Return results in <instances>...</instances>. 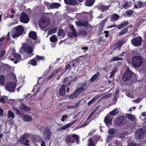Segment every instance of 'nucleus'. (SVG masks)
Masks as SVG:
<instances>
[{"mask_svg":"<svg viewBox=\"0 0 146 146\" xmlns=\"http://www.w3.org/2000/svg\"><path fill=\"white\" fill-rule=\"evenodd\" d=\"M24 31L23 27L21 25H18L12 29L11 31V35L12 38H15L22 35Z\"/></svg>","mask_w":146,"mask_h":146,"instance_id":"obj_1","label":"nucleus"},{"mask_svg":"<svg viewBox=\"0 0 146 146\" xmlns=\"http://www.w3.org/2000/svg\"><path fill=\"white\" fill-rule=\"evenodd\" d=\"M143 61L142 58L139 56H134L132 58V64L135 68H139L142 65Z\"/></svg>","mask_w":146,"mask_h":146,"instance_id":"obj_2","label":"nucleus"},{"mask_svg":"<svg viewBox=\"0 0 146 146\" xmlns=\"http://www.w3.org/2000/svg\"><path fill=\"white\" fill-rule=\"evenodd\" d=\"M75 139L77 143L79 142V137L78 136L75 134H72V135H68L66 136L65 141L66 143L69 144V143H74L75 142Z\"/></svg>","mask_w":146,"mask_h":146,"instance_id":"obj_3","label":"nucleus"},{"mask_svg":"<svg viewBox=\"0 0 146 146\" xmlns=\"http://www.w3.org/2000/svg\"><path fill=\"white\" fill-rule=\"evenodd\" d=\"M40 22L39 24L40 27L43 29L45 28L50 24V19L46 16L42 17L40 18Z\"/></svg>","mask_w":146,"mask_h":146,"instance_id":"obj_4","label":"nucleus"},{"mask_svg":"<svg viewBox=\"0 0 146 146\" xmlns=\"http://www.w3.org/2000/svg\"><path fill=\"white\" fill-rule=\"evenodd\" d=\"M127 121V119L126 116L124 115H120L115 119V123L117 125H121L125 124Z\"/></svg>","mask_w":146,"mask_h":146,"instance_id":"obj_5","label":"nucleus"},{"mask_svg":"<svg viewBox=\"0 0 146 146\" xmlns=\"http://www.w3.org/2000/svg\"><path fill=\"white\" fill-rule=\"evenodd\" d=\"M29 135L27 133H25L22 136L20 139V141L21 144L27 146H30V144L29 143L30 141L27 139L29 138Z\"/></svg>","mask_w":146,"mask_h":146,"instance_id":"obj_6","label":"nucleus"},{"mask_svg":"<svg viewBox=\"0 0 146 146\" xmlns=\"http://www.w3.org/2000/svg\"><path fill=\"white\" fill-rule=\"evenodd\" d=\"M142 39L140 36H138L131 40V42L132 44L135 46H140L142 42Z\"/></svg>","mask_w":146,"mask_h":146,"instance_id":"obj_7","label":"nucleus"},{"mask_svg":"<svg viewBox=\"0 0 146 146\" xmlns=\"http://www.w3.org/2000/svg\"><path fill=\"white\" fill-rule=\"evenodd\" d=\"M132 76L131 71L129 70H127L123 75L122 79L124 81L129 80Z\"/></svg>","mask_w":146,"mask_h":146,"instance_id":"obj_8","label":"nucleus"},{"mask_svg":"<svg viewBox=\"0 0 146 146\" xmlns=\"http://www.w3.org/2000/svg\"><path fill=\"white\" fill-rule=\"evenodd\" d=\"M20 21L24 23H28L29 21L28 15L25 12H23L20 15Z\"/></svg>","mask_w":146,"mask_h":146,"instance_id":"obj_9","label":"nucleus"},{"mask_svg":"<svg viewBox=\"0 0 146 146\" xmlns=\"http://www.w3.org/2000/svg\"><path fill=\"white\" fill-rule=\"evenodd\" d=\"M16 86V84L13 82L8 84L5 85V89L7 91L10 92H14Z\"/></svg>","mask_w":146,"mask_h":146,"instance_id":"obj_10","label":"nucleus"},{"mask_svg":"<svg viewBox=\"0 0 146 146\" xmlns=\"http://www.w3.org/2000/svg\"><path fill=\"white\" fill-rule=\"evenodd\" d=\"M50 130L48 127H46L44 129L43 133L44 138L45 140H48L50 139Z\"/></svg>","mask_w":146,"mask_h":146,"instance_id":"obj_11","label":"nucleus"},{"mask_svg":"<svg viewBox=\"0 0 146 146\" xmlns=\"http://www.w3.org/2000/svg\"><path fill=\"white\" fill-rule=\"evenodd\" d=\"M70 29L71 30L72 32L69 33V36L71 37H76L77 36V33L74 26L72 25H71L70 27Z\"/></svg>","mask_w":146,"mask_h":146,"instance_id":"obj_12","label":"nucleus"},{"mask_svg":"<svg viewBox=\"0 0 146 146\" xmlns=\"http://www.w3.org/2000/svg\"><path fill=\"white\" fill-rule=\"evenodd\" d=\"M12 55L15 59V61L14 62L15 64H17L21 59V56L19 53L14 52Z\"/></svg>","mask_w":146,"mask_h":146,"instance_id":"obj_13","label":"nucleus"},{"mask_svg":"<svg viewBox=\"0 0 146 146\" xmlns=\"http://www.w3.org/2000/svg\"><path fill=\"white\" fill-rule=\"evenodd\" d=\"M34 48L31 46H24L23 48V50L25 52L27 53L31 54L33 52Z\"/></svg>","mask_w":146,"mask_h":146,"instance_id":"obj_14","label":"nucleus"},{"mask_svg":"<svg viewBox=\"0 0 146 146\" xmlns=\"http://www.w3.org/2000/svg\"><path fill=\"white\" fill-rule=\"evenodd\" d=\"M47 4L46 5L48 7V9H52L54 8H58L60 5V4L57 3H53L52 4H50L49 6V8L48 7V5H50L49 3H48L47 2H45Z\"/></svg>","mask_w":146,"mask_h":146,"instance_id":"obj_15","label":"nucleus"},{"mask_svg":"<svg viewBox=\"0 0 146 146\" xmlns=\"http://www.w3.org/2000/svg\"><path fill=\"white\" fill-rule=\"evenodd\" d=\"M81 93L77 89L75 90L72 94L69 96V98L70 99H74L77 98Z\"/></svg>","mask_w":146,"mask_h":146,"instance_id":"obj_16","label":"nucleus"},{"mask_svg":"<svg viewBox=\"0 0 146 146\" xmlns=\"http://www.w3.org/2000/svg\"><path fill=\"white\" fill-rule=\"evenodd\" d=\"M66 88V85L63 84L61 88L59 89L58 94L61 96H62L65 94Z\"/></svg>","mask_w":146,"mask_h":146,"instance_id":"obj_17","label":"nucleus"},{"mask_svg":"<svg viewBox=\"0 0 146 146\" xmlns=\"http://www.w3.org/2000/svg\"><path fill=\"white\" fill-rule=\"evenodd\" d=\"M125 42V40H119L115 45V46H116L115 48H118L119 50H120L122 45Z\"/></svg>","mask_w":146,"mask_h":146,"instance_id":"obj_18","label":"nucleus"},{"mask_svg":"<svg viewBox=\"0 0 146 146\" xmlns=\"http://www.w3.org/2000/svg\"><path fill=\"white\" fill-rule=\"evenodd\" d=\"M112 118L110 116L106 117L104 120V122L107 126H110L111 124Z\"/></svg>","mask_w":146,"mask_h":146,"instance_id":"obj_19","label":"nucleus"},{"mask_svg":"<svg viewBox=\"0 0 146 146\" xmlns=\"http://www.w3.org/2000/svg\"><path fill=\"white\" fill-rule=\"evenodd\" d=\"M111 6V5L108 6H104L102 5H99L98 6V9L103 12L108 10L109 7Z\"/></svg>","mask_w":146,"mask_h":146,"instance_id":"obj_20","label":"nucleus"},{"mask_svg":"<svg viewBox=\"0 0 146 146\" xmlns=\"http://www.w3.org/2000/svg\"><path fill=\"white\" fill-rule=\"evenodd\" d=\"M129 24L128 21H123L121 22L119 25H117V28L121 29L127 26Z\"/></svg>","mask_w":146,"mask_h":146,"instance_id":"obj_21","label":"nucleus"},{"mask_svg":"<svg viewBox=\"0 0 146 146\" xmlns=\"http://www.w3.org/2000/svg\"><path fill=\"white\" fill-rule=\"evenodd\" d=\"M19 108L22 110L26 111H30L31 110V108L26 106L23 103H21L19 106Z\"/></svg>","mask_w":146,"mask_h":146,"instance_id":"obj_22","label":"nucleus"},{"mask_svg":"<svg viewBox=\"0 0 146 146\" xmlns=\"http://www.w3.org/2000/svg\"><path fill=\"white\" fill-rule=\"evenodd\" d=\"M145 131L142 129H140L139 132L137 134L136 137L137 139H141L143 138L144 134Z\"/></svg>","mask_w":146,"mask_h":146,"instance_id":"obj_23","label":"nucleus"},{"mask_svg":"<svg viewBox=\"0 0 146 146\" xmlns=\"http://www.w3.org/2000/svg\"><path fill=\"white\" fill-rule=\"evenodd\" d=\"M22 115H23V120L25 121H30L32 120V117L29 115H26L23 113Z\"/></svg>","mask_w":146,"mask_h":146,"instance_id":"obj_24","label":"nucleus"},{"mask_svg":"<svg viewBox=\"0 0 146 146\" xmlns=\"http://www.w3.org/2000/svg\"><path fill=\"white\" fill-rule=\"evenodd\" d=\"M64 1L66 5H75L77 4L76 0H64Z\"/></svg>","mask_w":146,"mask_h":146,"instance_id":"obj_25","label":"nucleus"},{"mask_svg":"<svg viewBox=\"0 0 146 146\" xmlns=\"http://www.w3.org/2000/svg\"><path fill=\"white\" fill-rule=\"evenodd\" d=\"M29 37L33 40H36L37 39V36L36 32L33 31H31L29 34Z\"/></svg>","mask_w":146,"mask_h":146,"instance_id":"obj_26","label":"nucleus"},{"mask_svg":"<svg viewBox=\"0 0 146 146\" xmlns=\"http://www.w3.org/2000/svg\"><path fill=\"white\" fill-rule=\"evenodd\" d=\"M80 85V87L78 88L77 89L81 93L86 90V89L84 88V87L86 86L87 84L86 82H83Z\"/></svg>","mask_w":146,"mask_h":146,"instance_id":"obj_27","label":"nucleus"},{"mask_svg":"<svg viewBox=\"0 0 146 146\" xmlns=\"http://www.w3.org/2000/svg\"><path fill=\"white\" fill-rule=\"evenodd\" d=\"M119 16L116 13L113 14L111 17L110 21H115L118 19Z\"/></svg>","mask_w":146,"mask_h":146,"instance_id":"obj_28","label":"nucleus"},{"mask_svg":"<svg viewBox=\"0 0 146 146\" xmlns=\"http://www.w3.org/2000/svg\"><path fill=\"white\" fill-rule=\"evenodd\" d=\"M95 0H87L85 2V5L88 7H91L95 1Z\"/></svg>","mask_w":146,"mask_h":146,"instance_id":"obj_29","label":"nucleus"},{"mask_svg":"<svg viewBox=\"0 0 146 146\" xmlns=\"http://www.w3.org/2000/svg\"><path fill=\"white\" fill-rule=\"evenodd\" d=\"M28 64H31L34 66H36L37 65V62L35 58H34L29 60L28 62Z\"/></svg>","mask_w":146,"mask_h":146,"instance_id":"obj_30","label":"nucleus"},{"mask_svg":"<svg viewBox=\"0 0 146 146\" xmlns=\"http://www.w3.org/2000/svg\"><path fill=\"white\" fill-rule=\"evenodd\" d=\"M100 97V95H97L96 96L93 98L88 103V105L89 106H90V105L92 104H93L94 102L96 100H98L99 98Z\"/></svg>","mask_w":146,"mask_h":146,"instance_id":"obj_31","label":"nucleus"},{"mask_svg":"<svg viewBox=\"0 0 146 146\" xmlns=\"http://www.w3.org/2000/svg\"><path fill=\"white\" fill-rule=\"evenodd\" d=\"M71 125L70 123H69L65 125L62 127H60L58 129L59 131H60L62 130L65 129L69 127Z\"/></svg>","mask_w":146,"mask_h":146,"instance_id":"obj_32","label":"nucleus"},{"mask_svg":"<svg viewBox=\"0 0 146 146\" xmlns=\"http://www.w3.org/2000/svg\"><path fill=\"white\" fill-rule=\"evenodd\" d=\"M119 112V111L117 108H116L114 110L111 111L110 113V114L111 115H116Z\"/></svg>","mask_w":146,"mask_h":146,"instance_id":"obj_33","label":"nucleus"},{"mask_svg":"<svg viewBox=\"0 0 146 146\" xmlns=\"http://www.w3.org/2000/svg\"><path fill=\"white\" fill-rule=\"evenodd\" d=\"M98 108L96 107L94 108L93 110L91 113L88 116V119H89L91 118L92 117L93 115L96 112V111L98 110Z\"/></svg>","mask_w":146,"mask_h":146,"instance_id":"obj_34","label":"nucleus"},{"mask_svg":"<svg viewBox=\"0 0 146 146\" xmlns=\"http://www.w3.org/2000/svg\"><path fill=\"white\" fill-rule=\"evenodd\" d=\"M58 39L56 35H53L50 38V41L52 42H54L57 41Z\"/></svg>","mask_w":146,"mask_h":146,"instance_id":"obj_35","label":"nucleus"},{"mask_svg":"<svg viewBox=\"0 0 146 146\" xmlns=\"http://www.w3.org/2000/svg\"><path fill=\"white\" fill-rule=\"evenodd\" d=\"M65 33L63 30L61 29L58 31V32L57 33V35L58 36H61L62 37H64L65 35Z\"/></svg>","mask_w":146,"mask_h":146,"instance_id":"obj_36","label":"nucleus"},{"mask_svg":"<svg viewBox=\"0 0 146 146\" xmlns=\"http://www.w3.org/2000/svg\"><path fill=\"white\" fill-rule=\"evenodd\" d=\"M128 29H127V28H125L124 29L120 32L117 35V36H119L122 35H123L124 34L126 33L127 32Z\"/></svg>","mask_w":146,"mask_h":146,"instance_id":"obj_37","label":"nucleus"},{"mask_svg":"<svg viewBox=\"0 0 146 146\" xmlns=\"http://www.w3.org/2000/svg\"><path fill=\"white\" fill-rule=\"evenodd\" d=\"M8 116L9 118H14L15 117V114L11 111L9 110L8 111Z\"/></svg>","mask_w":146,"mask_h":146,"instance_id":"obj_38","label":"nucleus"},{"mask_svg":"<svg viewBox=\"0 0 146 146\" xmlns=\"http://www.w3.org/2000/svg\"><path fill=\"white\" fill-rule=\"evenodd\" d=\"M5 76L3 75L0 76V84L2 85H4L5 81Z\"/></svg>","mask_w":146,"mask_h":146,"instance_id":"obj_39","label":"nucleus"},{"mask_svg":"<svg viewBox=\"0 0 146 146\" xmlns=\"http://www.w3.org/2000/svg\"><path fill=\"white\" fill-rule=\"evenodd\" d=\"M6 51L4 50H1L0 51V59L3 58L6 54Z\"/></svg>","mask_w":146,"mask_h":146,"instance_id":"obj_40","label":"nucleus"},{"mask_svg":"<svg viewBox=\"0 0 146 146\" xmlns=\"http://www.w3.org/2000/svg\"><path fill=\"white\" fill-rule=\"evenodd\" d=\"M89 143L88 144V146H95V144L94 142L93 141L92 139L90 138L89 139Z\"/></svg>","mask_w":146,"mask_h":146,"instance_id":"obj_41","label":"nucleus"},{"mask_svg":"<svg viewBox=\"0 0 146 146\" xmlns=\"http://www.w3.org/2000/svg\"><path fill=\"white\" fill-rule=\"evenodd\" d=\"M123 59L121 58L118 57L117 56H115L110 61V62H112L113 61H116L119 60H122Z\"/></svg>","mask_w":146,"mask_h":146,"instance_id":"obj_42","label":"nucleus"},{"mask_svg":"<svg viewBox=\"0 0 146 146\" xmlns=\"http://www.w3.org/2000/svg\"><path fill=\"white\" fill-rule=\"evenodd\" d=\"M127 118L131 121H133L134 120V117L133 115L130 113L127 114Z\"/></svg>","mask_w":146,"mask_h":146,"instance_id":"obj_43","label":"nucleus"},{"mask_svg":"<svg viewBox=\"0 0 146 146\" xmlns=\"http://www.w3.org/2000/svg\"><path fill=\"white\" fill-rule=\"evenodd\" d=\"M37 137H38L39 138V140L38 142H40L41 141H42V143L41 144V146H46L45 144V142L44 141L42 140V138L39 137V136H37Z\"/></svg>","mask_w":146,"mask_h":146,"instance_id":"obj_44","label":"nucleus"},{"mask_svg":"<svg viewBox=\"0 0 146 146\" xmlns=\"http://www.w3.org/2000/svg\"><path fill=\"white\" fill-rule=\"evenodd\" d=\"M126 13L127 14L128 16H131L133 14V11L131 10H127L126 11Z\"/></svg>","mask_w":146,"mask_h":146,"instance_id":"obj_45","label":"nucleus"},{"mask_svg":"<svg viewBox=\"0 0 146 146\" xmlns=\"http://www.w3.org/2000/svg\"><path fill=\"white\" fill-rule=\"evenodd\" d=\"M57 27L53 29L48 31V32H49L50 34H52L53 33H56L57 30Z\"/></svg>","mask_w":146,"mask_h":146,"instance_id":"obj_46","label":"nucleus"},{"mask_svg":"<svg viewBox=\"0 0 146 146\" xmlns=\"http://www.w3.org/2000/svg\"><path fill=\"white\" fill-rule=\"evenodd\" d=\"M83 25L82 26L87 27H89L90 25L88 21H83Z\"/></svg>","mask_w":146,"mask_h":146,"instance_id":"obj_47","label":"nucleus"},{"mask_svg":"<svg viewBox=\"0 0 146 146\" xmlns=\"http://www.w3.org/2000/svg\"><path fill=\"white\" fill-rule=\"evenodd\" d=\"M78 103H76L74 105V106H68V109H72V108H75L77 107L78 106Z\"/></svg>","mask_w":146,"mask_h":146,"instance_id":"obj_48","label":"nucleus"},{"mask_svg":"<svg viewBox=\"0 0 146 146\" xmlns=\"http://www.w3.org/2000/svg\"><path fill=\"white\" fill-rule=\"evenodd\" d=\"M36 58L37 60L38 61L43 60L44 58V57L43 56H40L38 55L36 56Z\"/></svg>","mask_w":146,"mask_h":146,"instance_id":"obj_49","label":"nucleus"},{"mask_svg":"<svg viewBox=\"0 0 146 146\" xmlns=\"http://www.w3.org/2000/svg\"><path fill=\"white\" fill-rule=\"evenodd\" d=\"M76 23L77 26H82L83 25V21H78L76 22Z\"/></svg>","mask_w":146,"mask_h":146,"instance_id":"obj_50","label":"nucleus"},{"mask_svg":"<svg viewBox=\"0 0 146 146\" xmlns=\"http://www.w3.org/2000/svg\"><path fill=\"white\" fill-rule=\"evenodd\" d=\"M56 75L55 73L53 72L51 74H50L48 77L47 78V79L49 80L52 78Z\"/></svg>","mask_w":146,"mask_h":146,"instance_id":"obj_51","label":"nucleus"},{"mask_svg":"<svg viewBox=\"0 0 146 146\" xmlns=\"http://www.w3.org/2000/svg\"><path fill=\"white\" fill-rule=\"evenodd\" d=\"M115 130L114 129H111L108 131V133L109 134L111 135H113L115 133Z\"/></svg>","mask_w":146,"mask_h":146,"instance_id":"obj_52","label":"nucleus"},{"mask_svg":"<svg viewBox=\"0 0 146 146\" xmlns=\"http://www.w3.org/2000/svg\"><path fill=\"white\" fill-rule=\"evenodd\" d=\"M62 70V67H60L58 69L56 70H55V71L53 72L56 75L57 74L60 72Z\"/></svg>","mask_w":146,"mask_h":146,"instance_id":"obj_53","label":"nucleus"},{"mask_svg":"<svg viewBox=\"0 0 146 146\" xmlns=\"http://www.w3.org/2000/svg\"><path fill=\"white\" fill-rule=\"evenodd\" d=\"M68 117V116L66 115H63L62 117V118L60 120L62 121H64L66 118Z\"/></svg>","mask_w":146,"mask_h":146,"instance_id":"obj_54","label":"nucleus"},{"mask_svg":"<svg viewBox=\"0 0 146 146\" xmlns=\"http://www.w3.org/2000/svg\"><path fill=\"white\" fill-rule=\"evenodd\" d=\"M14 111L16 114L19 115L20 114L19 110L16 108H14Z\"/></svg>","mask_w":146,"mask_h":146,"instance_id":"obj_55","label":"nucleus"},{"mask_svg":"<svg viewBox=\"0 0 146 146\" xmlns=\"http://www.w3.org/2000/svg\"><path fill=\"white\" fill-rule=\"evenodd\" d=\"M123 7L125 9H127L129 7V4L128 3H127L123 5Z\"/></svg>","mask_w":146,"mask_h":146,"instance_id":"obj_56","label":"nucleus"},{"mask_svg":"<svg viewBox=\"0 0 146 146\" xmlns=\"http://www.w3.org/2000/svg\"><path fill=\"white\" fill-rule=\"evenodd\" d=\"M137 4L139 8L142 7V2L138 1L137 2Z\"/></svg>","mask_w":146,"mask_h":146,"instance_id":"obj_57","label":"nucleus"},{"mask_svg":"<svg viewBox=\"0 0 146 146\" xmlns=\"http://www.w3.org/2000/svg\"><path fill=\"white\" fill-rule=\"evenodd\" d=\"M103 40V38L102 37H100L98 39L97 42L98 44H100V43Z\"/></svg>","mask_w":146,"mask_h":146,"instance_id":"obj_58","label":"nucleus"},{"mask_svg":"<svg viewBox=\"0 0 146 146\" xmlns=\"http://www.w3.org/2000/svg\"><path fill=\"white\" fill-rule=\"evenodd\" d=\"M0 102L3 104H5V101L4 98H0Z\"/></svg>","mask_w":146,"mask_h":146,"instance_id":"obj_59","label":"nucleus"},{"mask_svg":"<svg viewBox=\"0 0 146 146\" xmlns=\"http://www.w3.org/2000/svg\"><path fill=\"white\" fill-rule=\"evenodd\" d=\"M97 78V77H96V75L94 74L92 76L91 78V80H92V81H94V80L96 79Z\"/></svg>","mask_w":146,"mask_h":146,"instance_id":"obj_60","label":"nucleus"},{"mask_svg":"<svg viewBox=\"0 0 146 146\" xmlns=\"http://www.w3.org/2000/svg\"><path fill=\"white\" fill-rule=\"evenodd\" d=\"M3 110L0 108V116H2L3 115Z\"/></svg>","mask_w":146,"mask_h":146,"instance_id":"obj_61","label":"nucleus"},{"mask_svg":"<svg viewBox=\"0 0 146 146\" xmlns=\"http://www.w3.org/2000/svg\"><path fill=\"white\" fill-rule=\"evenodd\" d=\"M128 145L129 146H136V144L134 142L131 143H129Z\"/></svg>","mask_w":146,"mask_h":146,"instance_id":"obj_62","label":"nucleus"},{"mask_svg":"<svg viewBox=\"0 0 146 146\" xmlns=\"http://www.w3.org/2000/svg\"><path fill=\"white\" fill-rule=\"evenodd\" d=\"M68 78L65 77L64 79L62 80V82L63 83H65L66 82L68 81Z\"/></svg>","mask_w":146,"mask_h":146,"instance_id":"obj_63","label":"nucleus"},{"mask_svg":"<svg viewBox=\"0 0 146 146\" xmlns=\"http://www.w3.org/2000/svg\"><path fill=\"white\" fill-rule=\"evenodd\" d=\"M105 23H106L102 21L101 22L100 25L101 27H103L104 26V24Z\"/></svg>","mask_w":146,"mask_h":146,"instance_id":"obj_64","label":"nucleus"}]
</instances>
